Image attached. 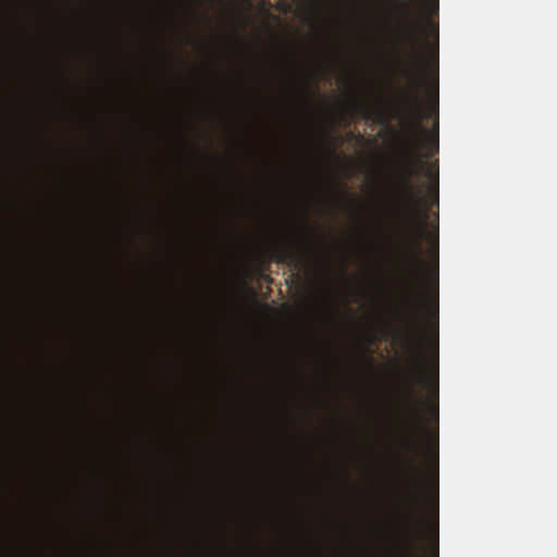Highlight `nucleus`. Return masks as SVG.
Listing matches in <instances>:
<instances>
[{
    "instance_id": "f03ea898",
    "label": "nucleus",
    "mask_w": 557,
    "mask_h": 557,
    "mask_svg": "<svg viewBox=\"0 0 557 557\" xmlns=\"http://www.w3.org/2000/svg\"><path fill=\"white\" fill-rule=\"evenodd\" d=\"M311 87L307 83L298 86V91L293 96L281 98L272 97L262 86L243 87L240 106L249 113L278 112V113H310L315 110L311 100Z\"/></svg>"
},
{
    "instance_id": "1a4fd4ad",
    "label": "nucleus",
    "mask_w": 557,
    "mask_h": 557,
    "mask_svg": "<svg viewBox=\"0 0 557 557\" xmlns=\"http://www.w3.org/2000/svg\"><path fill=\"white\" fill-rule=\"evenodd\" d=\"M435 385H436V389L438 388V376L436 375V382H435Z\"/></svg>"
},
{
    "instance_id": "423d86ee",
    "label": "nucleus",
    "mask_w": 557,
    "mask_h": 557,
    "mask_svg": "<svg viewBox=\"0 0 557 557\" xmlns=\"http://www.w3.org/2000/svg\"><path fill=\"white\" fill-rule=\"evenodd\" d=\"M401 0H376L379 3H392L394 5H397L400 3Z\"/></svg>"
},
{
    "instance_id": "f257e3e1",
    "label": "nucleus",
    "mask_w": 557,
    "mask_h": 557,
    "mask_svg": "<svg viewBox=\"0 0 557 557\" xmlns=\"http://www.w3.org/2000/svg\"><path fill=\"white\" fill-rule=\"evenodd\" d=\"M413 3L414 0L404 3L408 20L403 28L405 49L398 57L400 77L407 84L398 87L391 99L374 101L369 107L379 120L394 122L403 133L389 139L438 140V73L426 84L422 96L419 90L426 60L421 46L428 44V38L423 36L422 21L412 9Z\"/></svg>"
},
{
    "instance_id": "7ed1b4c3",
    "label": "nucleus",
    "mask_w": 557,
    "mask_h": 557,
    "mask_svg": "<svg viewBox=\"0 0 557 557\" xmlns=\"http://www.w3.org/2000/svg\"><path fill=\"white\" fill-rule=\"evenodd\" d=\"M227 106L226 87L222 86V114H223V134L216 139L221 140H339L343 136H230L225 133L224 119ZM177 139H206V136H177ZM208 139H212L211 136ZM350 139L364 140L363 135L350 136Z\"/></svg>"
},
{
    "instance_id": "0eeeda50",
    "label": "nucleus",
    "mask_w": 557,
    "mask_h": 557,
    "mask_svg": "<svg viewBox=\"0 0 557 557\" xmlns=\"http://www.w3.org/2000/svg\"><path fill=\"white\" fill-rule=\"evenodd\" d=\"M371 144H374L376 146V144H379L380 141H370ZM436 146H438V140L436 141H433ZM403 144H410V141H403Z\"/></svg>"
},
{
    "instance_id": "39448f33",
    "label": "nucleus",
    "mask_w": 557,
    "mask_h": 557,
    "mask_svg": "<svg viewBox=\"0 0 557 557\" xmlns=\"http://www.w3.org/2000/svg\"><path fill=\"white\" fill-rule=\"evenodd\" d=\"M243 190H242V194L243 195H252L253 193V187L251 185L250 182H248L247 180H243Z\"/></svg>"
},
{
    "instance_id": "20e7f679",
    "label": "nucleus",
    "mask_w": 557,
    "mask_h": 557,
    "mask_svg": "<svg viewBox=\"0 0 557 557\" xmlns=\"http://www.w3.org/2000/svg\"><path fill=\"white\" fill-rule=\"evenodd\" d=\"M222 148H223V186H222V194L225 193V149L226 144H230V141L222 140ZM320 144H331L333 147H338V144H342L343 141H319ZM183 144H188V141H183Z\"/></svg>"
},
{
    "instance_id": "6e6552de",
    "label": "nucleus",
    "mask_w": 557,
    "mask_h": 557,
    "mask_svg": "<svg viewBox=\"0 0 557 557\" xmlns=\"http://www.w3.org/2000/svg\"><path fill=\"white\" fill-rule=\"evenodd\" d=\"M437 11H438V0H436L433 5V12H437Z\"/></svg>"
}]
</instances>
